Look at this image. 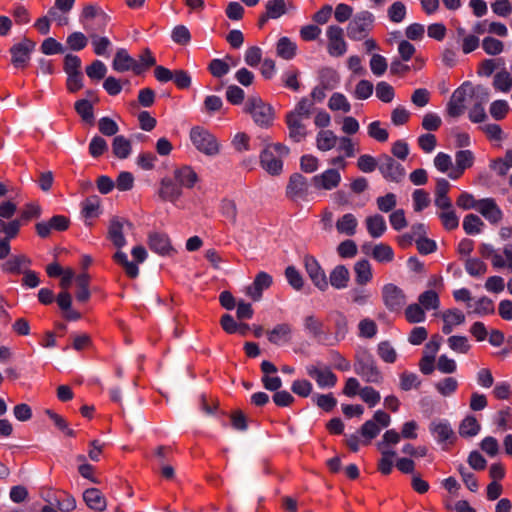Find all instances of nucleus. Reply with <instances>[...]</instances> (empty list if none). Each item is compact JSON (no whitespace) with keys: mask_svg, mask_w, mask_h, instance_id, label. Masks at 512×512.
Masks as SVG:
<instances>
[{"mask_svg":"<svg viewBox=\"0 0 512 512\" xmlns=\"http://www.w3.org/2000/svg\"><path fill=\"white\" fill-rule=\"evenodd\" d=\"M468 308L471 309L472 313L479 316L491 315L495 312L493 300L486 296L477 299L473 303H469Z\"/></svg>","mask_w":512,"mask_h":512,"instance_id":"ea45409f","label":"nucleus"},{"mask_svg":"<svg viewBox=\"0 0 512 512\" xmlns=\"http://www.w3.org/2000/svg\"><path fill=\"white\" fill-rule=\"evenodd\" d=\"M131 227L132 224L123 218L114 217L110 220L108 227V239L119 250L126 245V238L124 236V228Z\"/></svg>","mask_w":512,"mask_h":512,"instance_id":"dca6fc26","label":"nucleus"},{"mask_svg":"<svg viewBox=\"0 0 512 512\" xmlns=\"http://www.w3.org/2000/svg\"><path fill=\"white\" fill-rule=\"evenodd\" d=\"M131 255L134 259V262L128 260L126 253H124L121 250H118L114 254L113 259L117 264L123 267L128 277L134 279L139 275V268L137 264L143 263L147 259L148 253L145 247H143L142 245H137L132 248Z\"/></svg>","mask_w":512,"mask_h":512,"instance_id":"0eeeda50","label":"nucleus"},{"mask_svg":"<svg viewBox=\"0 0 512 512\" xmlns=\"http://www.w3.org/2000/svg\"><path fill=\"white\" fill-rule=\"evenodd\" d=\"M457 388L458 381L454 377H446L435 383V389L440 395L444 397L452 395L457 390Z\"/></svg>","mask_w":512,"mask_h":512,"instance_id":"6e6d98bb","label":"nucleus"},{"mask_svg":"<svg viewBox=\"0 0 512 512\" xmlns=\"http://www.w3.org/2000/svg\"><path fill=\"white\" fill-rule=\"evenodd\" d=\"M36 43L30 39H23L10 49L11 62L16 68H25L30 60V53L35 49Z\"/></svg>","mask_w":512,"mask_h":512,"instance_id":"f8f14e48","label":"nucleus"},{"mask_svg":"<svg viewBox=\"0 0 512 512\" xmlns=\"http://www.w3.org/2000/svg\"><path fill=\"white\" fill-rule=\"evenodd\" d=\"M112 151L115 157L119 159H126L132 152L130 140L123 135L115 136L112 142Z\"/></svg>","mask_w":512,"mask_h":512,"instance_id":"a19ab883","label":"nucleus"},{"mask_svg":"<svg viewBox=\"0 0 512 512\" xmlns=\"http://www.w3.org/2000/svg\"><path fill=\"white\" fill-rule=\"evenodd\" d=\"M355 281L359 285H366L372 280V267L368 260H360L355 263Z\"/></svg>","mask_w":512,"mask_h":512,"instance_id":"58836bf2","label":"nucleus"},{"mask_svg":"<svg viewBox=\"0 0 512 512\" xmlns=\"http://www.w3.org/2000/svg\"><path fill=\"white\" fill-rule=\"evenodd\" d=\"M464 266L466 272L472 277H481L487 272V265L478 258H467Z\"/></svg>","mask_w":512,"mask_h":512,"instance_id":"603ef678","label":"nucleus"},{"mask_svg":"<svg viewBox=\"0 0 512 512\" xmlns=\"http://www.w3.org/2000/svg\"><path fill=\"white\" fill-rule=\"evenodd\" d=\"M31 264L30 259L24 254L12 255L1 264V270L8 274H21Z\"/></svg>","mask_w":512,"mask_h":512,"instance_id":"b1692460","label":"nucleus"},{"mask_svg":"<svg viewBox=\"0 0 512 512\" xmlns=\"http://www.w3.org/2000/svg\"><path fill=\"white\" fill-rule=\"evenodd\" d=\"M220 210L225 218L232 223H236L238 210L234 200L227 198L223 199L221 201Z\"/></svg>","mask_w":512,"mask_h":512,"instance_id":"69168bd1","label":"nucleus"},{"mask_svg":"<svg viewBox=\"0 0 512 512\" xmlns=\"http://www.w3.org/2000/svg\"><path fill=\"white\" fill-rule=\"evenodd\" d=\"M297 53V44L288 37H281L276 44V54L282 59L291 60Z\"/></svg>","mask_w":512,"mask_h":512,"instance_id":"c9c22d12","label":"nucleus"},{"mask_svg":"<svg viewBox=\"0 0 512 512\" xmlns=\"http://www.w3.org/2000/svg\"><path fill=\"white\" fill-rule=\"evenodd\" d=\"M329 318L333 323L334 339L337 342L344 340L349 331L347 316L339 310H334L329 314Z\"/></svg>","mask_w":512,"mask_h":512,"instance_id":"a878e982","label":"nucleus"},{"mask_svg":"<svg viewBox=\"0 0 512 512\" xmlns=\"http://www.w3.org/2000/svg\"><path fill=\"white\" fill-rule=\"evenodd\" d=\"M338 142V136L331 130H320L316 135V147L319 151L332 150Z\"/></svg>","mask_w":512,"mask_h":512,"instance_id":"72a5a7b5","label":"nucleus"},{"mask_svg":"<svg viewBox=\"0 0 512 512\" xmlns=\"http://www.w3.org/2000/svg\"><path fill=\"white\" fill-rule=\"evenodd\" d=\"M369 65L371 72L378 77L382 76L388 68L386 58L380 54H373L370 59Z\"/></svg>","mask_w":512,"mask_h":512,"instance_id":"338daca9","label":"nucleus"},{"mask_svg":"<svg viewBox=\"0 0 512 512\" xmlns=\"http://www.w3.org/2000/svg\"><path fill=\"white\" fill-rule=\"evenodd\" d=\"M329 279L334 288L344 289L348 286L350 274L344 265H338L331 271Z\"/></svg>","mask_w":512,"mask_h":512,"instance_id":"4c0bfd02","label":"nucleus"},{"mask_svg":"<svg viewBox=\"0 0 512 512\" xmlns=\"http://www.w3.org/2000/svg\"><path fill=\"white\" fill-rule=\"evenodd\" d=\"M292 327L288 323L277 324L272 330L267 332L269 342L274 345H283L291 340Z\"/></svg>","mask_w":512,"mask_h":512,"instance_id":"bb28decb","label":"nucleus"},{"mask_svg":"<svg viewBox=\"0 0 512 512\" xmlns=\"http://www.w3.org/2000/svg\"><path fill=\"white\" fill-rule=\"evenodd\" d=\"M174 178L180 188L191 189L198 182V175L195 170L188 165H183L174 170Z\"/></svg>","mask_w":512,"mask_h":512,"instance_id":"393cba45","label":"nucleus"},{"mask_svg":"<svg viewBox=\"0 0 512 512\" xmlns=\"http://www.w3.org/2000/svg\"><path fill=\"white\" fill-rule=\"evenodd\" d=\"M374 23V16L368 11H361L347 26V35L351 40L360 41L366 38Z\"/></svg>","mask_w":512,"mask_h":512,"instance_id":"6e6552de","label":"nucleus"},{"mask_svg":"<svg viewBox=\"0 0 512 512\" xmlns=\"http://www.w3.org/2000/svg\"><path fill=\"white\" fill-rule=\"evenodd\" d=\"M373 259L380 263H389L394 259V251L390 245L379 243L373 246L369 253Z\"/></svg>","mask_w":512,"mask_h":512,"instance_id":"79ce46f5","label":"nucleus"},{"mask_svg":"<svg viewBox=\"0 0 512 512\" xmlns=\"http://www.w3.org/2000/svg\"><path fill=\"white\" fill-rule=\"evenodd\" d=\"M442 319L444 322L442 332L448 335L453 331L455 326L465 322V315L458 309H449L443 312Z\"/></svg>","mask_w":512,"mask_h":512,"instance_id":"c756f323","label":"nucleus"},{"mask_svg":"<svg viewBox=\"0 0 512 512\" xmlns=\"http://www.w3.org/2000/svg\"><path fill=\"white\" fill-rule=\"evenodd\" d=\"M404 314L406 320L411 324L421 323L426 319L425 310L418 303L408 305Z\"/></svg>","mask_w":512,"mask_h":512,"instance_id":"864d4df0","label":"nucleus"},{"mask_svg":"<svg viewBox=\"0 0 512 512\" xmlns=\"http://www.w3.org/2000/svg\"><path fill=\"white\" fill-rule=\"evenodd\" d=\"M303 326L305 331L316 339H321L324 335V322L314 314L306 315L303 318Z\"/></svg>","mask_w":512,"mask_h":512,"instance_id":"473e14b6","label":"nucleus"},{"mask_svg":"<svg viewBox=\"0 0 512 512\" xmlns=\"http://www.w3.org/2000/svg\"><path fill=\"white\" fill-rule=\"evenodd\" d=\"M413 208L416 212H420L427 208L430 204V196L423 189H416L412 194Z\"/></svg>","mask_w":512,"mask_h":512,"instance_id":"e2e57ef3","label":"nucleus"},{"mask_svg":"<svg viewBox=\"0 0 512 512\" xmlns=\"http://www.w3.org/2000/svg\"><path fill=\"white\" fill-rule=\"evenodd\" d=\"M418 304L424 310H436L440 306L438 293L434 290H427L421 293L418 297Z\"/></svg>","mask_w":512,"mask_h":512,"instance_id":"49530a36","label":"nucleus"},{"mask_svg":"<svg viewBox=\"0 0 512 512\" xmlns=\"http://www.w3.org/2000/svg\"><path fill=\"white\" fill-rule=\"evenodd\" d=\"M328 39L327 51L332 57H341L347 51V43L344 39L343 29L336 25H330L326 30Z\"/></svg>","mask_w":512,"mask_h":512,"instance_id":"9b49d317","label":"nucleus"},{"mask_svg":"<svg viewBox=\"0 0 512 512\" xmlns=\"http://www.w3.org/2000/svg\"><path fill=\"white\" fill-rule=\"evenodd\" d=\"M328 107L333 111H342L348 113L351 110V105L345 95L341 93H334L328 101Z\"/></svg>","mask_w":512,"mask_h":512,"instance_id":"4d7b16f0","label":"nucleus"},{"mask_svg":"<svg viewBox=\"0 0 512 512\" xmlns=\"http://www.w3.org/2000/svg\"><path fill=\"white\" fill-rule=\"evenodd\" d=\"M383 302L388 310L400 311L406 303V296L401 288L389 283L382 288Z\"/></svg>","mask_w":512,"mask_h":512,"instance_id":"ddd939ff","label":"nucleus"},{"mask_svg":"<svg viewBox=\"0 0 512 512\" xmlns=\"http://www.w3.org/2000/svg\"><path fill=\"white\" fill-rule=\"evenodd\" d=\"M305 270L311 279L312 283L321 291L328 288V282L324 270L315 257L305 255L303 258Z\"/></svg>","mask_w":512,"mask_h":512,"instance_id":"4468645a","label":"nucleus"},{"mask_svg":"<svg viewBox=\"0 0 512 512\" xmlns=\"http://www.w3.org/2000/svg\"><path fill=\"white\" fill-rule=\"evenodd\" d=\"M112 66L117 72H126L129 70H132L136 74L142 72V66L133 59L125 49L117 50Z\"/></svg>","mask_w":512,"mask_h":512,"instance_id":"aec40b11","label":"nucleus"},{"mask_svg":"<svg viewBox=\"0 0 512 512\" xmlns=\"http://www.w3.org/2000/svg\"><path fill=\"white\" fill-rule=\"evenodd\" d=\"M493 87L498 92H509L512 88L511 74L505 69L497 72L493 78Z\"/></svg>","mask_w":512,"mask_h":512,"instance_id":"c03bdc74","label":"nucleus"},{"mask_svg":"<svg viewBox=\"0 0 512 512\" xmlns=\"http://www.w3.org/2000/svg\"><path fill=\"white\" fill-rule=\"evenodd\" d=\"M377 354L385 363H395L397 360V351L389 341H381L377 345Z\"/></svg>","mask_w":512,"mask_h":512,"instance_id":"8fccbe9b","label":"nucleus"},{"mask_svg":"<svg viewBox=\"0 0 512 512\" xmlns=\"http://www.w3.org/2000/svg\"><path fill=\"white\" fill-rule=\"evenodd\" d=\"M289 154V148L280 143L267 145L260 156L264 170L271 175H279L283 169V158Z\"/></svg>","mask_w":512,"mask_h":512,"instance_id":"7ed1b4c3","label":"nucleus"},{"mask_svg":"<svg viewBox=\"0 0 512 512\" xmlns=\"http://www.w3.org/2000/svg\"><path fill=\"white\" fill-rule=\"evenodd\" d=\"M107 68L100 60H95L86 67V74L92 80H100L106 75Z\"/></svg>","mask_w":512,"mask_h":512,"instance_id":"774afa93","label":"nucleus"},{"mask_svg":"<svg viewBox=\"0 0 512 512\" xmlns=\"http://www.w3.org/2000/svg\"><path fill=\"white\" fill-rule=\"evenodd\" d=\"M463 229L468 235L480 234L485 226L481 218L475 214H467L463 219Z\"/></svg>","mask_w":512,"mask_h":512,"instance_id":"37998d69","label":"nucleus"},{"mask_svg":"<svg viewBox=\"0 0 512 512\" xmlns=\"http://www.w3.org/2000/svg\"><path fill=\"white\" fill-rule=\"evenodd\" d=\"M480 428L481 426L474 416H467L459 426V434L462 437H473L479 433Z\"/></svg>","mask_w":512,"mask_h":512,"instance_id":"09e8293b","label":"nucleus"},{"mask_svg":"<svg viewBox=\"0 0 512 512\" xmlns=\"http://www.w3.org/2000/svg\"><path fill=\"white\" fill-rule=\"evenodd\" d=\"M379 170L384 178L400 182L405 176V169L390 156H384L380 159Z\"/></svg>","mask_w":512,"mask_h":512,"instance_id":"f3484780","label":"nucleus"},{"mask_svg":"<svg viewBox=\"0 0 512 512\" xmlns=\"http://www.w3.org/2000/svg\"><path fill=\"white\" fill-rule=\"evenodd\" d=\"M473 97L480 99L481 102H487L490 93L486 87H474L471 83L465 82L452 93L446 108L447 114L452 118L461 116L466 109L467 100Z\"/></svg>","mask_w":512,"mask_h":512,"instance_id":"f03ea898","label":"nucleus"},{"mask_svg":"<svg viewBox=\"0 0 512 512\" xmlns=\"http://www.w3.org/2000/svg\"><path fill=\"white\" fill-rule=\"evenodd\" d=\"M365 225L372 238H380L387 230L385 219L380 214L368 216L365 219Z\"/></svg>","mask_w":512,"mask_h":512,"instance_id":"2f4dec72","label":"nucleus"},{"mask_svg":"<svg viewBox=\"0 0 512 512\" xmlns=\"http://www.w3.org/2000/svg\"><path fill=\"white\" fill-rule=\"evenodd\" d=\"M438 217L446 230H455L459 226V217L454 208L438 212Z\"/></svg>","mask_w":512,"mask_h":512,"instance_id":"5fc2aeb1","label":"nucleus"},{"mask_svg":"<svg viewBox=\"0 0 512 512\" xmlns=\"http://www.w3.org/2000/svg\"><path fill=\"white\" fill-rule=\"evenodd\" d=\"M81 21L87 31L102 30L108 23V16L99 7L87 5L83 8Z\"/></svg>","mask_w":512,"mask_h":512,"instance_id":"1a4fd4ad","label":"nucleus"},{"mask_svg":"<svg viewBox=\"0 0 512 512\" xmlns=\"http://www.w3.org/2000/svg\"><path fill=\"white\" fill-rule=\"evenodd\" d=\"M76 285H77V292H76V298L80 302H86L90 298V291H89V282H90V276L88 273L83 272L76 276L75 278Z\"/></svg>","mask_w":512,"mask_h":512,"instance_id":"a18cd8bd","label":"nucleus"},{"mask_svg":"<svg viewBox=\"0 0 512 512\" xmlns=\"http://www.w3.org/2000/svg\"><path fill=\"white\" fill-rule=\"evenodd\" d=\"M379 450L382 456L378 463V469L382 474L388 475L391 473L393 468V458L395 456V452L389 449Z\"/></svg>","mask_w":512,"mask_h":512,"instance_id":"bf43d9fd","label":"nucleus"},{"mask_svg":"<svg viewBox=\"0 0 512 512\" xmlns=\"http://www.w3.org/2000/svg\"><path fill=\"white\" fill-rule=\"evenodd\" d=\"M449 348L458 354H467L471 349V344L466 336L453 335L447 339Z\"/></svg>","mask_w":512,"mask_h":512,"instance_id":"3c124183","label":"nucleus"},{"mask_svg":"<svg viewBox=\"0 0 512 512\" xmlns=\"http://www.w3.org/2000/svg\"><path fill=\"white\" fill-rule=\"evenodd\" d=\"M341 181L340 171L336 168H328L314 175L311 179V184L317 191H331L338 188Z\"/></svg>","mask_w":512,"mask_h":512,"instance_id":"9d476101","label":"nucleus"},{"mask_svg":"<svg viewBox=\"0 0 512 512\" xmlns=\"http://www.w3.org/2000/svg\"><path fill=\"white\" fill-rule=\"evenodd\" d=\"M429 431L440 444H452L455 440V433L447 420L432 421L429 425Z\"/></svg>","mask_w":512,"mask_h":512,"instance_id":"a211bd4d","label":"nucleus"},{"mask_svg":"<svg viewBox=\"0 0 512 512\" xmlns=\"http://www.w3.org/2000/svg\"><path fill=\"white\" fill-rule=\"evenodd\" d=\"M308 192L307 179L299 173L291 175L286 188L287 196L291 199L303 198Z\"/></svg>","mask_w":512,"mask_h":512,"instance_id":"5701e85b","label":"nucleus"},{"mask_svg":"<svg viewBox=\"0 0 512 512\" xmlns=\"http://www.w3.org/2000/svg\"><path fill=\"white\" fill-rule=\"evenodd\" d=\"M286 124L289 130V137L294 142H301L305 139L307 132L303 120L286 115Z\"/></svg>","mask_w":512,"mask_h":512,"instance_id":"f704fd0d","label":"nucleus"},{"mask_svg":"<svg viewBox=\"0 0 512 512\" xmlns=\"http://www.w3.org/2000/svg\"><path fill=\"white\" fill-rule=\"evenodd\" d=\"M244 112L249 114L255 124L261 127L270 126L274 119L272 107L256 95L250 96L246 100Z\"/></svg>","mask_w":512,"mask_h":512,"instance_id":"20e7f679","label":"nucleus"},{"mask_svg":"<svg viewBox=\"0 0 512 512\" xmlns=\"http://www.w3.org/2000/svg\"><path fill=\"white\" fill-rule=\"evenodd\" d=\"M182 195V189L177 182H174L170 178H164L161 180L159 188V196L164 201L175 202Z\"/></svg>","mask_w":512,"mask_h":512,"instance_id":"cd10ccee","label":"nucleus"},{"mask_svg":"<svg viewBox=\"0 0 512 512\" xmlns=\"http://www.w3.org/2000/svg\"><path fill=\"white\" fill-rule=\"evenodd\" d=\"M358 220L352 213H346L336 222V229L340 234L353 236L356 233Z\"/></svg>","mask_w":512,"mask_h":512,"instance_id":"e433bc0d","label":"nucleus"},{"mask_svg":"<svg viewBox=\"0 0 512 512\" xmlns=\"http://www.w3.org/2000/svg\"><path fill=\"white\" fill-rule=\"evenodd\" d=\"M83 499L90 509L97 512H103L107 507L105 497L97 488L86 489L83 493Z\"/></svg>","mask_w":512,"mask_h":512,"instance_id":"c85d7f7f","label":"nucleus"},{"mask_svg":"<svg viewBox=\"0 0 512 512\" xmlns=\"http://www.w3.org/2000/svg\"><path fill=\"white\" fill-rule=\"evenodd\" d=\"M17 210L15 203L3 201L0 203V259H6L10 254V241L14 239L21 227L20 220L5 222L4 219H11Z\"/></svg>","mask_w":512,"mask_h":512,"instance_id":"f257e3e1","label":"nucleus"},{"mask_svg":"<svg viewBox=\"0 0 512 512\" xmlns=\"http://www.w3.org/2000/svg\"><path fill=\"white\" fill-rule=\"evenodd\" d=\"M354 371L367 383L379 384L383 380L373 356L366 350L357 353Z\"/></svg>","mask_w":512,"mask_h":512,"instance_id":"39448f33","label":"nucleus"},{"mask_svg":"<svg viewBox=\"0 0 512 512\" xmlns=\"http://www.w3.org/2000/svg\"><path fill=\"white\" fill-rule=\"evenodd\" d=\"M208 70L214 77L221 78L230 71V64L223 59H213L208 66Z\"/></svg>","mask_w":512,"mask_h":512,"instance_id":"0e129e2a","label":"nucleus"},{"mask_svg":"<svg viewBox=\"0 0 512 512\" xmlns=\"http://www.w3.org/2000/svg\"><path fill=\"white\" fill-rule=\"evenodd\" d=\"M313 102L307 98H302L295 106L294 110L287 115L296 119L305 120L311 115Z\"/></svg>","mask_w":512,"mask_h":512,"instance_id":"de8ad7c7","label":"nucleus"},{"mask_svg":"<svg viewBox=\"0 0 512 512\" xmlns=\"http://www.w3.org/2000/svg\"><path fill=\"white\" fill-rule=\"evenodd\" d=\"M267 16L271 19H278L286 14L290 9L294 10L292 2L286 0H268L265 5Z\"/></svg>","mask_w":512,"mask_h":512,"instance_id":"7c9ffc66","label":"nucleus"},{"mask_svg":"<svg viewBox=\"0 0 512 512\" xmlns=\"http://www.w3.org/2000/svg\"><path fill=\"white\" fill-rule=\"evenodd\" d=\"M272 282V276L261 271L256 275L252 284L245 288V294L252 300L259 301L262 297L263 291L268 289L272 285Z\"/></svg>","mask_w":512,"mask_h":512,"instance_id":"6ab92c4d","label":"nucleus"},{"mask_svg":"<svg viewBox=\"0 0 512 512\" xmlns=\"http://www.w3.org/2000/svg\"><path fill=\"white\" fill-rule=\"evenodd\" d=\"M368 135L378 142H386L389 138L387 129L381 126L380 121H373L367 127Z\"/></svg>","mask_w":512,"mask_h":512,"instance_id":"052dcab7","label":"nucleus"},{"mask_svg":"<svg viewBox=\"0 0 512 512\" xmlns=\"http://www.w3.org/2000/svg\"><path fill=\"white\" fill-rule=\"evenodd\" d=\"M359 396L370 408L375 407L381 399L380 393L371 386L360 389Z\"/></svg>","mask_w":512,"mask_h":512,"instance_id":"680f3d73","label":"nucleus"},{"mask_svg":"<svg viewBox=\"0 0 512 512\" xmlns=\"http://www.w3.org/2000/svg\"><path fill=\"white\" fill-rule=\"evenodd\" d=\"M190 140L194 147L207 156H216L220 152V144L208 130L195 126L190 130Z\"/></svg>","mask_w":512,"mask_h":512,"instance_id":"423d86ee","label":"nucleus"},{"mask_svg":"<svg viewBox=\"0 0 512 512\" xmlns=\"http://www.w3.org/2000/svg\"><path fill=\"white\" fill-rule=\"evenodd\" d=\"M376 97L384 102V103H390L393 101L395 97V91L392 85L385 81H380L376 85Z\"/></svg>","mask_w":512,"mask_h":512,"instance_id":"13d9d810","label":"nucleus"},{"mask_svg":"<svg viewBox=\"0 0 512 512\" xmlns=\"http://www.w3.org/2000/svg\"><path fill=\"white\" fill-rule=\"evenodd\" d=\"M148 245L152 251L163 256L171 255L175 251L168 235L163 233H150L148 236Z\"/></svg>","mask_w":512,"mask_h":512,"instance_id":"4be33fe9","label":"nucleus"},{"mask_svg":"<svg viewBox=\"0 0 512 512\" xmlns=\"http://www.w3.org/2000/svg\"><path fill=\"white\" fill-rule=\"evenodd\" d=\"M477 211L491 224H498L503 218V212L493 198L479 200Z\"/></svg>","mask_w":512,"mask_h":512,"instance_id":"412c9836","label":"nucleus"},{"mask_svg":"<svg viewBox=\"0 0 512 512\" xmlns=\"http://www.w3.org/2000/svg\"><path fill=\"white\" fill-rule=\"evenodd\" d=\"M306 373L316 381L320 388H331L337 383V376L328 367L309 365Z\"/></svg>","mask_w":512,"mask_h":512,"instance_id":"2eb2a0df","label":"nucleus"}]
</instances>
